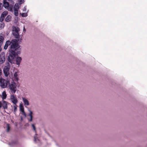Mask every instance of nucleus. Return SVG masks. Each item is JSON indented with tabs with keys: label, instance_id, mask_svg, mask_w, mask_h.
<instances>
[{
	"label": "nucleus",
	"instance_id": "nucleus-3",
	"mask_svg": "<svg viewBox=\"0 0 147 147\" xmlns=\"http://www.w3.org/2000/svg\"><path fill=\"white\" fill-rule=\"evenodd\" d=\"M9 81L8 79L5 80L0 78V86L2 88H6L8 87Z\"/></svg>",
	"mask_w": 147,
	"mask_h": 147
},
{
	"label": "nucleus",
	"instance_id": "nucleus-32",
	"mask_svg": "<svg viewBox=\"0 0 147 147\" xmlns=\"http://www.w3.org/2000/svg\"><path fill=\"white\" fill-rule=\"evenodd\" d=\"M1 51V46H0V52Z\"/></svg>",
	"mask_w": 147,
	"mask_h": 147
},
{
	"label": "nucleus",
	"instance_id": "nucleus-25",
	"mask_svg": "<svg viewBox=\"0 0 147 147\" xmlns=\"http://www.w3.org/2000/svg\"><path fill=\"white\" fill-rule=\"evenodd\" d=\"M22 16L23 17H25L27 16V14L26 13H22Z\"/></svg>",
	"mask_w": 147,
	"mask_h": 147
},
{
	"label": "nucleus",
	"instance_id": "nucleus-19",
	"mask_svg": "<svg viewBox=\"0 0 147 147\" xmlns=\"http://www.w3.org/2000/svg\"><path fill=\"white\" fill-rule=\"evenodd\" d=\"M18 71H16L15 72V73H14V77L15 78V79H16V80L17 81L18 80Z\"/></svg>",
	"mask_w": 147,
	"mask_h": 147
},
{
	"label": "nucleus",
	"instance_id": "nucleus-21",
	"mask_svg": "<svg viewBox=\"0 0 147 147\" xmlns=\"http://www.w3.org/2000/svg\"><path fill=\"white\" fill-rule=\"evenodd\" d=\"M17 107L18 106L16 104H13V107L14 108V111L15 112L17 111Z\"/></svg>",
	"mask_w": 147,
	"mask_h": 147
},
{
	"label": "nucleus",
	"instance_id": "nucleus-28",
	"mask_svg": "<svg viewBox=\"0 0 147 147\" xmlns=\"http://www.w3.org/2000/svg\"><path fill=\"white\" fill-rule=\"evenodd\" d=\"M4 24L3 23H2L1 24L0 27L1 28H3L4 26Z\"/></svg>",
	"mask_w": 147,
	"mask_h": 147
},
{
	"label": "nucleus",
	"instance_id": "nucleus-8",
	"mask_svg": "<svg viewBox=\"0 0 147 147\" xmlns=\"http://www.w3.org/2000/svg\"><path fill=\"white\" fill-rule=\"evenodd\" d=\"M8 102L4 100H3L1 102H0V109L2 107L4 109H6L7 108Z\"/></svg>",
	"mask_w": 147,
	"mask_h": 147
},
{
	"label": "nucleus",
	"instance_id": "nucleus-16",
	"mask_svg": "<svg viewBox=\"0 0 147 147\" xmlns=\"http://www.w3.org/2000/svg\"><path fill=\"white\" fill-rule=\"evenodd\" d=\"M12 34L16 38L18 39L20 38V36L18 32H12Z\"/></svg>",
	"mask_w": 147,
	"mask_h": 147
},
{
	"label": "nucleus",
	"instance_id": "nucleus-11",
	"mask_svg": "<svg viewBox=\"0 0 147 147\" xmlns=\"http://www.w3.org/2000/svg\"><path fill=\"white\" fill-rule=\"evenodd\" d=\"M14 40H16L17 41V44H18V41L16 39H14V40H12L11 42L10 41H7L6 42L5 45L4 46V49H7V48L8 47V46L9 45H10L11 43V45H12V41ZM10 48H11V47H10ZM10 49H11V48H10Z\"/></svg>",
	"mask_w": 147,
	"mask_h": 147
},
{
	"label": "nucleus",
	"instance_id": "nucleus-33",
	"mask_svg": "<svg viewBox=\"0 0 147 147\" xmlns=\"http://www.w3.org/2000/svg\"><path fill=\"white\" fill-rule=\"evenodd\" d=\"M24 31L25 30V29L24 27Z\"/></svg>",
	"mask_w": 147,
	"mask_h": 147
},
{
	"label": "nucleus",
	"instance_id": "nucleus-17",
	"mask_svg": "<svg viewBox=\"0 0 147 147\" xmlns=\"http://www.w3.org/2000/svg\"><path fill=\"white\" fill-rule=\"evenodd\" d=\"M7 94L5 91H3L2 93L1 97L2 99L3 100L5 99L7 97Z\"/></svg>",
	"mask_w": 147,
	"mask_h": 147
},
{
	"label": "nucleus",
	"instance_id": "nucleus-10",
	"mask_svg": "<svg viewBox=\"0 0 147 147\" xmlns=\"http://www.w3.org/2000/svg\"><path fill=\"white\" fill-rule=\"evenodd\" d=\"M5 61V53H2L0 55V64L3 63Z\"/></svg>",
	"mask_w": 147,
	"mask_h": 147
},
{
	"label": "nucleus",
	"instance_id": "nucleus-2",
	"mask_svg": "<svg viewBox=\"0 0 147 147\" xmlns=\"http://www.w3.org/2000/svg\"><path fill=\"white\" fill-rule=\"evenodd\" d=\"M9 88L11 92L15 94L17 90V85L16 83L12 81L11 83L10 81L8 84Z\"/></svg>",
	"mask_w": 147,
	"mask_h": 147
},
{
	"label": "nucleus",
	"instance_id": "nucleus-31",
	"mask_svg": "<svg viewBox=\"0 0 147 147\" xmlns=\"http://www.w3.org/2000/svg\"><path fill=\"white\" fill-rule=\"evenodd\" d=\"M24 11H26V7H24V10H23Z\"/></svg>",
	"mask_w": 147,
	"mask_h": 147
},
{
	"label": "nucleus",
	"instance_id": "nucleus-29",
	"mask_svg": "<svg viewBox=\"0 0 147 147\" xmlns=\"http://www.w3.org/2000/svg\"><path fill=\"white\" fill-rule=\"evenodd\" d=\"M2 4L0 3V10L2 9Z\"/></svg>",
	"mask_w": 147,
	"mask_h": 147
},
{
	"label": "nucleus",
	"instance_id": "nucleus-18",
	"mask_svg": "<svg viewBox=\"0 0 147 147\" xmlns=\"http://www.w3.org/2000/svg\"><path fill=\"white\" fill-rule=\"evenodd\" d=\"M11 16L9 15L6 18L5 20L6 22H10L11 20Z\"/></svg>",
	"mask_w": 147,
	"mask_h": 147
},
{
	"label": "nucleus",
	"instance_id": "nucleus-26",
	"mask_svg": "<svg viewBox=\"0 0 147 147\" xmlns=\"http://www.w3.org/2000/svg\"><path fill=\"white\" fill-rule=\"evenodd\" d=\"M7 132L9 131L10 129V127L9 126V125L8 124H7Z\"/></svg>",
	"mask_w": 147,
	"mask_h": 147
},
{
	"label": "nucleus",
	"instance_id": "nucleus-24",
	"mask_svg": "<svg viewBox=\"0 0 147 147\" xmlns=\"http://www.w3.org/2000/svg\"><path fill=\"white\" fill-rule=\"evenodd\" d=\"M18 2L19 4H21L24 3V0H18Z\"/></svg>",
	"mask_w": 147,
	"mask_h": 147
},
{
	"label": "nucleus",
	"instance_id": "nucleus-5",
	"mask_svg": "<svg viewBox=\"0 0 147 147\" xmlns=\"http://www.w3.org/2000/svg\"><path fill=\"white\" fill-rule=\"evenodd\" d=\"M20 111H21L20 113L22 115L21 116V120H22L23 117L25 118L26 117V115L24 111V108L22 105L20 104Z\"/></svg>",
	"mask_w": 147,
	"mask_h": 147
},
{
	"label": "nucleus",
	"instance_id": "nucleus-22",
	"mask_svg": "<svg viewBox=\"0 0 147 147\" xmlns=\"http://www.w3.org/2000/svg\"><path fill=\"white\" fill-rule=\"evenodd\" d=\"M34 141L36 143H38L40 142L39 140L37 138L36 136L34 137Z\"/></svg>",
	"mask_w": 147,
	"mask_h": 147
},
{
	"label": "nucleus",
	"instance_id": "nucleus-6",
	"mask_svg": "<svg viewBox=\"0 0 147 147\" xmlns=\"http://www.w3.org/2000/svg\"><path fill=\"white\" fill-rule=\"evenodd\" d=\"M10 68V65H8L7 66H5L4 68L3 72L6 77L8 76L9 74V71Z\"/></svg>",
	"mask_w": 147,
	"mask_h": 147
},
{
	"label": "nucleus",
	"instance_id": "nucleus-30",
	"mask_svg": "<svg viewBox=\"0 0 147 147\" xmlns=\"http://www.w3.org/2000/svg\"><path fill=\"white\" fill-rule=\"evenodd\" d=\"M2 74V70L0 68V76H1Z\"/></svg>",
	"mask_w": 147,
	"mask_h": 147
},
{
	"label": "nucleus",
	"instance_id": "nucleus-14",
	"mask_svg": "<svg viewBox=\"0 0 147 147\" xmlns=\"http://www.w3.org/2000/svg\"><path fill=\"white\" fill-rule=\"evenodd\" d=\"M29 113L28 115V116L29 117L30 119H28V120L30 121H32V112L30 110H29Z\"/></svg>",
	"mask_w": 147,
	"mask_h": 147
},
{
	"label": "nucleus",
	"instance_id": "nucleus-7",
	"mask_svg": "<svg viewBox=\"0 0 147 147\" xmlns=\"http://www.w3.org/2000/svg\"><path fill=\"white\" fill-rule=\"evenodd\" d=\"M10 100L13 104H17L18 100L16 96L13 94L11 95L10 97Z\"/></svg>",
	"mask_w": 147,
	"mask_h": 147
},
{
	"label": "nucleus",
	"instance_id": "nucleus-27",
	"mask_svg": "<svg viewBox=\"0 0 147 147\" xmlns=\"http://www.w3.org/2000/svg\"><path fill=\"white\" fill-rule=\"evenodd\" d=\"M32 126L34 130L35 131V132H36V128H35V126L34 125V124H32Z\"/></svg>",
	"mask_w": 147,
	"mask_h": 147
},
{
	"label": "nucleus",
	"instance_id": "nucleus-15",
	"mask_svg": "<svg viewBox=\"0 0 147 147\" xmlns=\"http://www.w3.org/2000/svg\"><path fill=\"white\" fill-rule=\"evenodd\" d=\"M20 31V29L18 27L13 26L12 32H18Z\"/></svg>",
	"mask_w": 147,
	"mask_h": 147
},
{
	"label": "nucleus",
	"instance_id": "nucleus-23",
	"mask_svg": "<svg viewBox=\"0 0 147 147\" xmlns=\"http://www.w3.org/2000/svg\"><path fill=\"white\" fill-rule=\"evenodd\" d=\"M4 18L5 17H3V16L1 15L0 18V21L1 22H2L4 20Z\"/></svg>",
	"mask_w": 147,
	"mask_h": 147
},
{
	"label": "nucleus",
	"instance_id": "nucleus-4",
	"mask_svg": "<svg viewBox=\"0 0 147 147\" xmlns=\"http://www.w3.org/2000/svg\"><path fill=\"white\" fill-rule=\"evenodd\" d=\"M3 6L5 9L9 11H13V5H9L8 2L4 0H3Z\"/></svg>",
	"mask_w": 147,
	"mask_h": 147
},
{
	"label": "nucleus",
	"instance_id": "nucleus-13",
	"mask_svg": "<svg viewBox=\"0 0 147 147\" xmlns=\"http://www.w3.org/2000/svg\"><path fill=\"white\" fill-rule=\"evenodd\" d=\"M4 35L2 33L0 34V46L1 45L4 40Z\"/></svg>",
	"mask_w": 147,
	"mask_h": 147
},
{
	"label": "nucleus",
	"instance_id": "nucleus-12",
	"mask_svg": "<svg viewBox=\"0 0 147 147\" xmlns=\"http://www.w3.org/2000/svg\"><path fill=\"white\" fill-rule=\"evenodd\" d=\"M22 99L24 106L26 107L30 105L29 101L28 100L24 97H22Z\"/></svg>",
	"mask_w": 147,
	"mask_h": 147
},
{
	"label": "nucleus",
	"instance_id": "nucleus-20",
	"mask_svg": "<svg viewBox=\"0 0 147 147\" xmlns=\"http://www.w3.org/2000/svg\"><path fill=\"white\" fill-rule=\"evenodd\" d=\"M8 13V12L7 11H5L2 13L1 15L5 17L7 15Z\"/></svg>",
	"mask_w": 147,
	"mask_h": 147
},
{
	"label": "nucleus",
	"instance_id": "nucleus-9",
	"mask_svg": "<svg viewBox=\"0 0 147 147\" xmlns=\"http://www.w3.org/2000/svg\"><path fill=\"white\" fill-rule=\"evenodd\" d=\"M19 7L18 3H16L14 7V13L16 16H17L18 15V9Z\"/></svg>",
	"mask_w": 147,
	"mask_h": 147
},
{
	"label": "nucleus",
	"instance_id": "nucleus-1",
	"mask_svg": "<svg viewBox=\"0 0 147 147\" xmlns=\"http://www.w3.org/2000/svg\"><path fill=\"white\" fill-rule=\"evenodd\" d=\"M12 45L9 49L10 53L8 58V61L11 63L16 64L19 66L22 60V58L20 57H16V51L20 47L16 40L12 41Z\"/></svg>",
	"mask_w": 147,
	"mask_h": 147
}]
</instances>
